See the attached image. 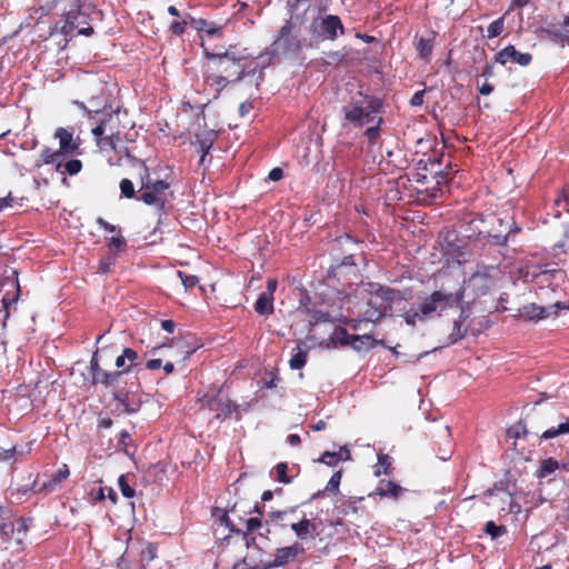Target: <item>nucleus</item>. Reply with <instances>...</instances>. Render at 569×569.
<instances>
[{
	"label": "nucleus",
	"mask_w": 569,
	"mask_h": 569,
	"mask_svg": "<svg viewBox=\"0 0 569 569\" xmlns=\"http://www.w3.org/2000/svg\"><path fill=\"white\" fill-rule=\"evenodd\" d=\"M208 59L207 70L203 73V82L210 87L216 97L229 84L240 81L243 77L254 73L257 62L247 49L230 46L224 52H210L204 50Z\"/></svg>",
	"instance_id": "1"
},
{
	"label": "nucleus",
	"mask_w": 569,
	"mask_h": 569,
	"mask_svg": "<svg viewBox=\"0 0 569 569\" xmlns=\"http://www.w3.org/2000/svg\"><path fill=\"white\" fill-rule=\"evenodd\" d=\"M383 101L377 96L357 91L342 107L343 121L353 128H362L372 123L381 114Z\"/></svg>",
	"instance_id": "2"
},
{
	"label": "nucleus",
	"mask_w": 569,
	"mask_h": 569,
	"mask_svg": "<svg viewBox=\"0 0 569 569\" xmlns=\"http://www.w3.org/2000/svg\"><path fill=\"white\" fill-rule=\"evenodd\" d=\"M173 199L171 184L162 179L152 180L146 168V174L141 178V186L138 190L137 200L147 206L154 207L158 212L166 211V207Z\"/></svg>",
	"instance_id": "3"
},
{
	"label": "nucleus",
	"mask_w": 569,
	"mask_h": 569,
	"mask_svg": "<svg viewBox=\"0 0 569 569\" xmlns=\"http://www.w3.org/2000/svg\"><path fill=\"white\" fill-rule=\"evenodd\" d=\"M397 299H401L400 291L387 286H378L367 300L362 319L369 322L381 320Z\"/></svg>",
	"instance_id": "4"
},
{
	"label": "nucleus",
	"mask_w": 569,
	"mask_h": 569,
	"mask_svg": "<svg viewBox=\"0 0 569 569\" xmlns=\"http://www.w3.org/2000/svg\"><path fill=\"white\" fill-rule=\"evenodd\" d=\"M465 296V289L460 287L457 291L449 292L443 289L436 290L427 296L418 306L421 318H429L433 313L440 316L447 309L458 307Z\"/></svg>",
	"instance_id": "5"
},
{
	"label": "nucleus",
	"mask_w": 569,
	"mask_h": 569,
	"mask_svg": "<svg viewBox=\"0 0 569 569\" xmlns=\"http://www.w3.org/2000/svg\"><path fill=\"white\" fill-rule=\"evenodd\" d=\"M113 349L116 347L111 346L110 350L114 351ZM108 351L109 348L97 349L89 361L88 373L84 376V380L92 387L113 388L121 381V372L104 370L100 365V355H104Z\"/></svg>",
	"instance_id": "6"
},
{
	"label": "nucleus",
	"mask_w": 569,
	"mask_h": 569,
	"mask_svg": "<svg viewBox=\"0 0 569 569\" xmlns=\"http://www.w3.org/2000/svg\"><path fill=\"white\" fill-rule=\"evenodd\" d=\"M199 408L214 412V418L220 421L230 419L233 413L237 420L240 419L239 406L220 390L214 395H204L199 398Z\"/></svg>",
	"instance_id": "7"
},
{
	"label": "nucleus",
	"mask_w": 569,
	"mask_h": 569,
	"mask_svg": "<svg viewBox=\"0 0 569 569\" xmlns=\"http://www.w3.org/2000/svg\"><path fill=\"white\" fill-rule=\"evenodd\" d=\"M189 23L191 24V27L193 29H196L199 32L204 33L209 38H212V37L220 38L223 34V27L221 24L212 22V21H208L202 18L196 19V18L191 17V14H187V17L184 19H182L181 21H178V20L172 21L169 24V31L173 36L181 37L186 32L187 26Z\"/></svg>",
	"instance_id": "8"
},
{
	"label": "nucleus",
	"mask_w": 569,
	"mask_h": 569,
	"mask_svg": "<svg viewBox=\"0 0 569 569\" xmlns=\"http://www.w3.org/2000/svg\"><path fill=\"white\" fill-rule=\"evenodd\" d=\"M327 276L329 280L341 282L343 291L351 288L353 282L360 278L353 254L346 256L338 263L330 266Z\"/></svg>",
	"instance_id": "9"
},
{
	"label": "nucleus",
	"mask_w": 569,
	"mask_h": 569,
	"mask_svg": "<svg viewBox=\"0 0 569 569\" xmlns=\"http://www.w3.org/2000/svg\"><path fill=\"white\" fill-rule=\"evenodd\" d=\"M119 111V107L114 111H107L106 108L102 109V117L98 124L91 130L99 146H110L113 149L116 148L113 139L114 136L118 134V123L114 121V114H118Z\"/></svg>",
	"instance_id": "10"
},
{
	"label": "nucleus",
	"mask_w": 569,
	"mask_h": 569,
	"mask_svg": "<svg viewBox=\"0 0 569 569\" xmlns=\"http://www.w3.org/2000/svg\"><path fill=\"white\" fill-rule=\"evenodd\" d=\"M309 30L316 41L323 39L336 40L339 34L345 33V27L341 22V19L335 14H328L320 19H313Z\"/></svg>",
	"instance_id": "11"
},
{
	"label": "nucleus",
	"mask_w": 569,
	"mask_h": 569,
	"mask_svg": "<svg viewBox=\"0 0 569 569\" xmlns=\"http://www.w3.org/2000/svg\"><path fill=\"white\" fill-rule=\"evenodd\" d=\"M546 422L541 419L540 412L532 408L525 418L508 429V436L515 439L526 438L529 435L539 436V431Z\"/></svg>",
	"instance_id": "12"
},
{
	"label": "nucleus",
	"mask_w": 569,
	"mask_h": 569,
	"mask_svg": "<svg viewBox=\"0 0 569 569\" xmlns=\"http://www.w3.org/2000/svg\"><path fill=\"white\" fill-rule=\"evenodd\" d=\"M443 162V154L440 156H427L423 154L418 161V169L422 171H428L431 180H433L435 187H439L440 184L447 181L449 170H451V163L447 162L445 169L441 168Z\"/></svg>",
	"instance_id": "13"
},
{
	"label": "nucleus",
	"mask_w": 569,
	"mask_h": 569,
	"mask_svg": "<svg viewBox=\"0 0 569 569\" xmlns=\"http://www.w3.org/2000/svg\"><path fill=\"white\" fill-rule=\"evenodd\" d=\"M54 138L59 140L60 157H71L79 154L80 140L73 138V131L63 127H59L54 131Z\"/></svg>",
	"instance_id": "14"
},
{
	"label": "nucleus",
	"mask_w": 569,
	"mask_h": 569,
	"mask_svg": "<svg viewBox=\"0 0 569 569\" xmlns=\"http://www.w3.org/2000/svg\"><path fill=\"white\" fill-rule=\"evenodd\" d=\"M303 552V547L298 542H295L293 545L288 547L278 548L276 549L273 560L271 562L266 563L264 566L268 569L284 567L289 562L295 561L298 558V556Z\"/></svg>",
	"instance_id": "15"
},
{
	"label": "nucleus",
	"mask_w": 569,
	"mask_h": 569,
	"mask_svg": "<svg viewBox=\"0 0 569 569\" xmlns=\"http://www.w3.org/2000/svg\"><path fill=\"white\" fill-rule=\"evenodd\" d=\"M508 61L518 63L521 67H527L532 61V56L529 52H520L515 46L509 44L497 52L495 62L505 66Z\"/></svg>",
	"instance_id": "16"
},
{
	"label": "nucleus",
	"mask_w": 569,
	"mask_h": 569,
	"mask_svg": "<svg viewBox=\"0 0 569 569\" xmlns=\"http://www.w3.org/2000/svg\"><path fill=\"white\" fill-rule=\"evenodd\" d=\"M140 357L138 352L132 348H123L121 353L116 357L114 365L118 370L113 372H121V379L123 376L131 371V369L138 365Z\"/></svg>",
	"instance_id": "17"
},
{
	"label": "nucleus",
	"mask_w": 569,
	"mask_h": 569,
	"mask_svg": "<svg viewBox=\"0 0 569 569\" xmlns=\"http://www.w3.org/2000/svg\"><path fill=\"white\" fill-rule=\"evenodd\" d=\"M492 220L497 222L498 227L505 226V231L490 233V238L492 239L491 243L493 244L506 246L509 236L512 233H518L521 230V228L518 227L515 221H512L511 223L505 222L501 218H498L496 216L492 217Z\"/></svg>",
	"instance_id": "18"
},
{
	"label": "nucleus",
	"mask_w": 569,
	"mask_h": 569,
	"mask_svg": "<svg viewBox=\"0 0 569 569\" xmlns=\"http://www.w3.org/2000/svg\"><path fill=\"white\" fill-rule=\"evenodd\" d=\"M69 467L64 463L52 475L50 480L43 482L38 488V492L49 493L56 491L60 485L69 478Z\"/></svg>",
	"instance_id": "19"
},
{
	"label": "nucleus",
	"mask_w": 569,
	"mask_h": 569,
	"mask_svg": "<svg viewBox=\"0 0 569 569\" xmlns=\"http://www.w3.org/2000/svg\"><path fill=\"white\" fill-rule=\"evenodd\" d=\"M60 158L61 157L57 150H53L50 147H44L40 151L39 157L34 160L32 169H40L44 164H56V170L60 171L62 167Z\"/></svg>",
	"instance_id": "20"
},
{
	"label": "nucleus",
	"mask_w": 569,
	"mask_h": 569,
	"mask_svg": "<svg viewBox=\"0 0 569 569\" xmlns=\"http://www.w3.org/2000/svg\"><path fill=\"white\" fill-rule=\"evenodd\" d=\"M405 491V488L391 480H380L376 488V493L378 496L382 498H392L395 500L400 498Z\"/></svg>",
	"instance_id": "21"
},
{
	"label": "nucleus",
	"mask_w": 569,
	"mask_h": 569,
	"mask_svg": "<svg viewBox=\"0 0 569 569\" xmlns=\"http://www.w3.org/2000/svg\"><path fill=\"white\" fill-rule=\"evenodd\" d=\"M411 181L417 183L416 190L418 192H429L431 190L430 196L436 197V189L435 184L430 188L429 183L433 182L431 180L430 174L428 171H422L418 169V166L416 167V171L411 173Z\"/></svg>",
	"instance_id": "22"
},
{
	"label": "nucleus",
	"mask_w": 569,
	"mask_h": 569,
	"mask_svg": "<svg viewBox=\"0 0 569 569\" xmlns=\"http://www.w3.org/2000/svg\"><path fill=\"white\" fill-rule=\"evenodd\" d=\"M273 470L274 479L286 485L292 482L293 478L299 473V467L297 465L289 468L287 462L277 463Z\"/></svg>",
	"instance_id": "23"
},
{
	"label": "nucleus",
	"mask_w": 569,
	"mask_h": 569,
	"mask_svg": "<svg viewBox=\"0 0 569 569\" xmlns=\"http://www.w3.org/2000/svg\"><path fill=\"white\" fill-rule=\"evenodd\" d=\"M351 453L347 446L340 447L339 451H325L318 459L319 462L335 467L341 460L350 459Z\"/></svg>",
	"instance_id": "24"
},
{
	"label": "nucleus",
	"mask_w": 569,
	"mask_h": 569,
	"mask_svg": "<svg viewBox=\"0 0 569 569\" xmlns=\"http://www.w3.org/2000/svg\"><path fill=\"white\" fill-rule=\"evenodd\" d=\"M416 50L418 57L425 61H430L435 46V36L432 38L416 37Z\"/></svg>",
	"instance_id": "25"
},
{
	"label": "nucleus",
	"mask_w": 569,
	"mask_h": 569,
	"mask_svg": "<svg viewBox=\"0 0 569 569\" xmlns=\"http://www.w3.org/2000/svg\"><path fill=\"white\" fill-rule=\"evenodd\" d=\"M113 398L118 402L117 408L123 413H136L140 408V403L129 401L127 392H114Z\"/></svg>",
	"instance_id": "26"
},
{
	"label": "nucleus",
	"mask_w": 569,
	"mask_h": 569,
	"mask_svg": "<svg viewBox=\"0 0 569 569\" xmlns=\"http://www.w3.org/2000/svg\"><path fill=\"white\" fill-rule=\"evenodd\" d=\"M548 315L549 311L547 308L538 306L536 303L525 306L521 309V316L528 320H540L548 317Z\"/></svg>",
	"instance_id": "27"
},
{
	"label": "nucleus",
	"mask_w": 569,
	"mask_h": 569,
	"mask_svg": "<svg viewBox=\"0 0 569 569\" xmlns=\"http://www.w3.org/2000/svg\"><path fill=\"white\" fill-rule=\"evenodd\" d=\"M254 311L261 316H269L273 312V297L270 293H261L256 303Z\"/></svg>",
	"instance_id": "28"
},
{
	"label": "nucleus",
	"mask_w": 569,
	"mask_h": 569,
	"mask_svg": "<svg viewBox=\"0 0 569 569\" xmlns=\"http://www.w3.org/2000/svg\"><path fill=\"white\" fill-rule=\"evenodd\" d=\"M290 527L300 539H305L309 533L316 531V525L307 518L292 522Z\"/></svg>",
	"instance_id": "29"
},
{
	"label": "nucleus",
	"mask_w": 569,
	"mask_h": 569,
	"mask_svg": "<svg viewBox=\"0 0 569 569\" xmlns=\"http://www.w3.org/2000/svg\"><path fill=\"white\" fill-rule=\"evenodd\" d=\"M363 497H350L343 501L339 507V512L342 516L357 515L360 510L359 505L362 502Z\"/></svg>",
	"instance_id": "30"
},
{
	"label": "nucleus",
	"mask_w": 569,
	"mask_h": 569,
	"mask_svg": "<svg viewBox=\"0 0 569 569\" xmlns=\"http://www.w3.org/2000/svg\"><path fill=\"white\" fill-rule=\"evenodd\" d=\"M341 478H342V471L341 470H338L336 471L331 478L329 479L326 488L321 491H318L313 498H320L325 495V492H330V493H333V495H338L340 493V490H339V486H340V482H341Z\"/></svg>",
	"instance_id": "31"
},
{
	"label": "nucleus",
	"mask_w": 569,
	"mask_h": 569,
	"mask_svg": "<svg viewBox=\"0 0 569 569\" xmlns=\"http://www.w3.org/2000/svg\"><path fill=\"white\" fill-rule=\"evenodd\" d=\"M383 122V118L379 116L373 122L375 124L365 130L363 136L366 137L369 146H375L377 143L380 137V130Z\"/></svg>",
	"instance_id": "32"
},
{
	"label": "nucleus",
	"mask_w": 569,
	"mask_h": 569,
	"mask_svg": "<svg viewBox=\"0 0 569 569\" xmlns=\"http://www.w3.org/2000/svg\"><path fill=\"white\" fill-rule=\"evenodd\" d=\"M293 351L296 352L291 356L289 366L293 370L302 369L308 360V350L297 347Z\"/></svg>",
	"instance_id": "33"
},
{
	"label": "nucleus",
	"mask_w": 569,
	"mask_h": 569,
	"mask_svg": "<svg viewBox=\"0 0 569 569\" xmlns=\"http://www.w3.org/2000/svg\"><path fill=\"white\" fill-rule=\"evenodd\" d=\"M566 433H569V418L565 422L559 423L558 427H551L549 429H546L545 431H542L539 438L551 439Z\"/></svg>",
	"instance_id": "34"
},
{
	"label": "nucleus",
	"mask_w": 569,
	"mask_h": 569,
	"mask_svg": "<svg viewBox=\"0 0 569 569\" xmlns=\"http://www.w3.org/2000/svg\"><path fill=\"white\" fill-rule=\"evenodd\" d=\"M349 339L357 350H361L363 347L371 348L376 345V340L370 335L350 336Z\"/></svg>",
	"instance_id": "35"
},
{
	"label": "nucleus",
	"mask_w": 569,
	"mask_h": 569,
	"mask_svg": "<svg viewBox=\"0 0 569 569\" xmlns=\"http://www.w3.org/2000/svg\"><path fill=\"white\" fill-rule=\"evenodd\" d=\"M559 468V463L553 458H548L541 461L540 468L538 470V477L545 478L552 472H555Z\"/></svg>",
	"instance_id": "36"
},
{
	"label": "nucleus",
	"mask_w": 569,
	"mask_h": 569,
	"mask_svg": "<svg viewBox=\"0 0 569 569\" xmlns=\"http://www.w3.org/2000/svg\"><path fill=\"white\" fill-rule=\"evenodd\" d=\"M483 531L492 539H497L507 533V528L502 525L498 526L495 521L490 520L485 523Z\"/></svg>",
	"instance_id": "37"
},
{
	"label": "nucleus",
	"mask_w": 569,
	"mask_h": 569,
	"mask_svg": "<svg viewBox=\"0 0 569 569\" xmlns=\"http://www.w3.org/2000/svg\"><path fill=\"white\" fill-rule=\"evenodd\" d=\"M14 531V523L10 519H6L3 516V518L0 519V539H2L3 542L9 540Z\"/></svg>",
	"instance_id": "38"
},
{
	"label": "nucleus",
	"mask_w": 569,
	"mask_h": 569,
	"mask_svg": "<svg viewBox=\"0 0 569 569\" xmlns=\"http://www.w3.org/2000/svg\"><path fill=\"white\" fill-rule=\"evenodd\" d=\"M82 162L79 159H70L67 162L62 163V167L59 172L68 173L69 176L78 174L82 170Z\"/></svg>",
	"instance_id": "39"
},
{
	"label": "nucleus",
	"mask_w": 569,
	"mask_h": 569,
	"mask_svg": "<svg viewBox=\"0 0 569 569\" xmlns=\"http://www.w3.org/2000/svg\"><path fill=\"white\" fill-rule=\"evenodd\" d=\"M505 28V17H500L497 20L492 21L487 28V38L493 39L499 37Z\"/></svg>",
	"instance_id": "40"
},
{
	"label": "nucleus",
	"mask_w": 569,
	"mask_h": 569,
	"mask_svg": "<svg viewBox=\"0 0 569 569\" xmlns=\"http://www.w3.org/2000/svg\"><path fill=\"white\" fill-rule=\"evenodd\" d=\"M467 327L463 325V321L462 320H457L455 321L453 323V328H452V331L449 336V339L451 340V342H457L458 340L465 338V336L467 335Z\"/></svg>",
	"instance_id": "41"
},
{
	"label": "nucleus",
	"mask_w": 569,
	"mask_h": 569,
	"mask_svg": "<svg viewBox=\"0 0 569 569\" xmlns=\"http://www.w3.org/2000/svg\"><path fill=\"white\" fill-rule=\"evenodd\" d=\"M120 191L121 194L127 199H132L137 197L134 186L130 179L124 178L120 181Z\"/></svg>",
	"instance_id": "42"
},
{
	"label": "nucleus",
	"mask_w": 569,
	"mask_h": 569,
	"mask_svg": "<svg viewBox=\"0 0 569 569\" xmlns=\"http://www.w3.org/2000/svg\"><path fill=\"white\" fill-rule=\"evenodd\" d=\"M118 486L123 497L133 498L136 496L134 489L128 483L124 475L118 478Z\"/></svg>",
	"instance_id": "43"
},
{
	"label": "nucleus",
	"mask_w": 569,
	"mask_h": 569,
	"mask_svg": "<svg viewBox=\"0 0 569 569\" xmlns=\"http://www.w3.org/2000/svg\"><path fill=\"white\" fill-rule=\"evenodd\" d=\"M331 317L328 312L321 310L310 311L309 323L311 326L319 325L321 322L330 321Z\"/></svg>",
	"instance_id": "44"
},
{
	"label": "nucleus",
	"mask_w": 569,
	"mask_h": 569,
	"mask_svg": "<svg viewBox=\"0 0 569 569\" xmlns=\"http://www.w3.org/2000/svg\"><path fill=\"white\" fill-rule=\"evenodd\" d=\"M541 32L548 38L550 41L561 44L562 30L556 29L552 27H546L541 29Z\"/></svg>",
	"instance_id": "45"
},
{
	"label": "nucleus",
	"mask_w": 569,
	"mask_h": 569,
	"mask_svg": "<svg viewBox=\"0 0 569 569\" xmlns=\"http://www.w3.org/2000/svg\"><path fill=\"white\" fill-rule=\"evenodd\" d=\"M116 258H117L116 253L109 254V256L102 258L99 261L98 271L100 273H108L110 271L111 267L114 264Z\"/></svg>",
	"instance_id": "46"
},
{
	"label": "nucleus",
	"mask_w": 569,
	"mask_h": 569,
	"mask_svg": "<svg viewBox=\"0 0 569 569\" xmlns=\"http://www.w3.org/2000/svg\"><path fill=\"white\" fill-rule=\"evenodd\" d=\"M177 274L181 279V283L186 290L194 288L199 281L196 276L186 274L182 271H178Z\"/></svg>",
	"instance_id": "47"
},
{
	"label": "nucleus",
	"mask_w": 569,
	"mask_h": 569,
	"mask_svg": "<svg viewBox=\"0 0 569 569\" xmlns=\"http://www.w3.org/2000/svg\"><path fill=\"white\" fill-rule=\"evenodd\" d=\"M126 246V240L121 236L111 237L108 241V247L110 250L120 251Z\"/></svg>",
	"instance_id": "48"
},
{
	"label": "nucleus",
	"mask_w": 569,
	"mask_h": 569,
	"mask_svg": "<svg viewBox=\"0 0 569 569\" xmlns=\"http://www.w3.org/2000/svg\"><path fill=\"white\" fill-rule=\"evenodd\" d=\"M261 525H262L261 518H259V517L249 518L246 521V531L248 533H251V532L256 531L257 529H259L261 527Z\"/></svg>",
	"instance_id": "49"
},
{
	"label": "nucleus",
	"mask_w": 569,
	"mask_h": 569,
	"mask_svg": "<svg viewBox=\"0 0 569 569\" xmlns=\"http://www.w3.org/2000/svg\"><path fill=\"white\" fill-rule=\"evenodd\" d=\"M378 462H379V466L383 469L382 472L385 475H389L391 472V462H390V458L389 456L387 455H380L378 457Z\"/></svg>",
	"instance_id": "50"
},
{
	"label": "nucleus",
	"mask_w": 569,
	"mask_h": 569,
	"mask_svg": "<svg viewBox=\"0 0 569 569\" xmlns=\"http://www.w3.org/2000/svg\"><path fill=\"white\" fill-rule=\"evenodd\" d=\"M296 509H297V508H296V507H293V508H290V510H277V511H270V512L268 513V516H269V518H270L272 521H277V522H279V521H282V520H283V518L287 516L288 511L293 512V511H296Z\"/></svg>",
	"instance_id": "51"
},
{
	"label": "nucleus",
	"mask_w": 569,
	"mask_h": 569,
	"mask_svg": "<svg viewBox=\"0 0 569 569\" xmlns=\"http://www.w3.org/2000/svg\"><path fill=\"white\" fill-rule=\"evenodd\" d=\"M556 206L562 207L563 210L569 211V196L565 192V190L559 193L558 198L555 200Z\"/></svg>",
	"instance_id": "52"
},
{
	"label": "nucleus",
	"mask_w": 569,
	"mask_h": 569,
	"mask_svg": "<svg viewBox=\"0 0 569 569\" xmlns=\"http://www.w3.org/2000/svg\"><path fill=\"white\" fill-rule=\"evenodd\" d=\"M426 90H419L417 91L410 99L409 103L411 107H421L423 104V97H425Z\"/></svg>",
	"instance_id": "53"
},
{
	"label": "nucleus",
	"mask_w": 569,
	"mask_h": 569,
	"mask_svg": "<svg viewBox=\"0 0 569 569\" xmlns=\"http://www.w3.org/2000/svg\"><path fill=\"white\" fill-rule=\"evenodd\" d=\"M211 146H212V140H209V141L208 140H201V141H199V151L201 152V159H200L201 162L204 161V157L209 152Z\"/></svg>",
	"instance_id": "54"
},
{
	"label": "nucleus",
	"mask_w": 569,
	"mask_h": 569,
	"mask_svg": "<svg viewBox=\"0 0 569 569\" xmlns=\"http://www.w3.org/2000/svg\"><path fill=\"white\" fill-rule=\"evenodd\" d=\"M16 453V446H12L9 449L0 450V461H9L13 458Z\"/></svg>",
	"instance_id": "55"
},
{
	"label": "nucleus",
	"mask_w": 569,
	"mask_h": 569,
	"mask_svg": "<svg viewBox=\"0 0 569 569\" xmlns=\"http://www.w3.org/2000/svg\"><path fill=\"white\" fill-rule=\"evenodd\" d=\"M283 177V170L279 167H276L269 171L268 178L271 181H279Z\"/></svg>",
	"instance_id": "56"
},
{
	"label": "nucleus",
	"mask_w": 569,
	"mask_h": 569,
	"mask_svg": "<svg viewBox=\"0 0 569 569\" xmlns=\"http://www.w3.org/2000/svg\"><path fill=\"white\" fill-rule=\"evenodd\" d=\"M291 23L290 22H287L281 29H280V39L279 41L281 40H284L286 43L289 42V36H290V32H291Z\"/></svg>",
	"instance_id": "57"
},
{
	"label": "nucleus",
	"mask_w": 569,
	"mask_h": 569,
	"mask_svg": "<svg viewBox=\"0 0 569 569\" xmlns=\"http://www.w3.org/2000/svg\"><path fill=\"white\" fill-rule=\"evenodd\" d=\"M29 520L26 519V518H19L18 519V526L16 528V530L18 531V533H27L28 529H29Z\"/></svg>",
	"instance_id": "58"
},
{
	"label": "nucleus",
	"mask_w": 569,
	"mask_h": 569,
	"mask_svg": "<svg viewBox=\"0 0 569 569\" xmlns=\"http://www.w3.org/2000/svg\"><path fill=\"white\" fill-rule=\"evenodd\" d=\"M97 223L104 230V231H108V232H114L117 230L116 226L109 223L108 221H106L103 218H98L97 219Z\"/></svg>",
	"instance_id": "59"
},
{
	"label": "nucleus",
	"mask_w": 569,
	"mask_h": 569,
	"mask_svg": "<svg viewBox=\"0 0 569 569\" xmlns=\"http://www.w3.org/2000/svg\"><path fill=\"white\" fill-rule=\"evenodd\" d=\"M253 106L251 102L249 101H246V102H242L240 106H239V114L241 117H246L251 110H252Z\"/></svg>",
	"instance_id": "60"
},
{
	"label": "nucleus",
	"mask_w": 569,
	"mask_h": 569,
	"mask_svg": "<svg viewBox=\"0 0 569 569\" xmlns=\"http://www.w3.org/2000/svg\"><path fill=\"white\" fill-rule=\"evenodd\" d=\"M161 328H162L164 331H167V332H169V333H172V332L174 331V329H176V323H174V321H173V320H171V319H166V320H162V321H161Z\"/></svg>",
	"instance_id": "61"
},
{
	"label": "nucleus",
	"mask_w": 569,
	"mask_h": 569,
	"mask_svg": "<svg viewBox=\"0 0 569 569\" xmlns=\"http://www.w3.org/2000/svg\"><path fill=\"white\" fill-rule=\"evenodd\" d=\"M131 440V436L128 431L122 430L119 436V445L123 448H127L129 441Z\"/></svg>",
	"instance_id": "62"
},
{
	"label": "nucleus",
	"mask_w": 569,
	"mask_h": 569,
	"mask_svg": "<svg viewBox=\"0 0 569 569\" xmlns=\"http://www.w3.org/2000/svg\"><path fill=\"white\" fill-rule=\"evenodd\" d=\"M493 86L489 83L488 81H485L481 87L479 88V92L483 96H488L493 92Z\"/></svg>",
	"instance_id": "63"
},
{
	"label": "nucleus",
	"mask_w": 569,
	"mask_h": 569,
	"mask_svg": "<svg viewBox=\"0 0 569 569\" xmlns=\"http://www.w3.org/2000/svg\"><path fill=\"white\" fill-rule=\"evenodd\" d=\"M161 359H150L146 362V368L149 370H157L161 367Z\"/></svg>",
	"instance_id": "64"
}]
</instances>
